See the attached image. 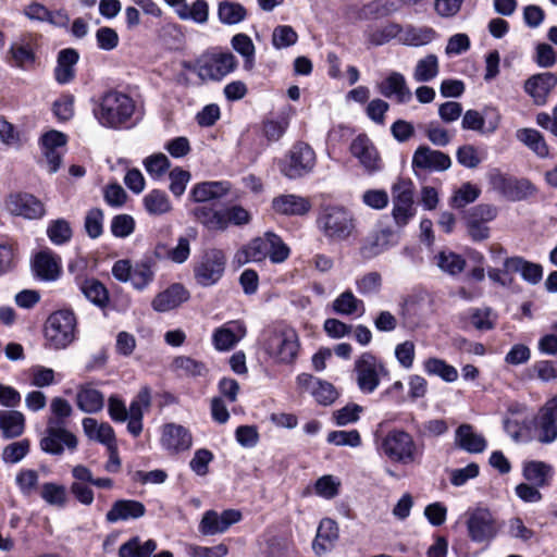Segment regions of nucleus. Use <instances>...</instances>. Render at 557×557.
<instances>
[{"label":"nucleus","mask_w":557,"mask_h":557,"mask_svg":"<svg viewBox=\"0 0 557 557\" xmlns=\"http://www.w3.org/2000/svg\"><path fill=\"white\" fill-rule=\"evenodd\" d=\"M135 109L136 103L131 96L119 90H109L99 98L92 112L101 126L122 129L133 125Z\"/></svg>","instance_id":"nucleus-1"},{"label":"nucleus","mask_w":557,"mask_h":557,"mask_svg":"<svg viewBox=\"0 0 557 557\" xmlns=\"http://www.w3.org/2000/svg\"><path fill=\"white\" fill-rule=\"evenodd\" d=\"M380 449L391 461L403 466L420 465L424 455V445L400 429L391 430L383 437Z\"/></svg>","instance_id":"nucleus-2"},{"label":"nucleus","mask_w":557,"mask_h":557,"mask_svg":"<svg viewBox=\"0 0 557 557\" xmlns=\"http://www.w3.org/2000/svg\"><path fill=\"white\" fill-rule=\"evenodd\" d=\"M261 346L273 362L290 364L299 352V336L293 327L276 326L263 332Z\"/></svg>","instance_id":"nucleus-3"},{"label":"nucleus","mask_w":557,"mask_h":557,"mask_svg":"<svg viewBox=\"0 0 557 557\" xmlns=\"http://www.w3.org/2000/svg\"><path fill=\"white\" fill-rule=\"evenodd\" d=\"M317 224L318 228L331 242L347 239L356 227L352 213L343 206L334 205L321 209Z\"/></svg>","instance_id":"nucleus-4"},{"label":"nucleus","mask_w":557,"mask_h":557,"mask_svg":"<svg viewBox=\"0 0 557 557\" xmlns=\"http://www.w3.org/2000/svg\"><path fill=\"white\" fill-rule=\"evenodd\" d=\"M352 374L358 389L370 395L376 391L381 380L389 375V371L382 359L366 351L355 360Z\"/></svg>","instance_id":"nucleus-5"},{"label":"nucleus","mask_w":557,"mask_h":557,"mask_svg":"<svg viewBox=\"0 0 557 557\" xmlns=\"http://www.w3.org/2000/svg\"><path fill=\"white\" fill-rule=\"evenodd\" d=\"M76 336V317L73 311L63 309L51 313L45 325V337L53 349H64Z\"/></svg>","instance_id":"nucleus-6"},{"label":"nucleus","mask_w":557,"mask_h":557,"mask_svg":"<svg viewBox=\"0 0 557 557\" xmlns=\"http://www.w3.org/2000/svg\"><path fill=\"white\" fill-rule=\"evenodd\" d=\"M227 257L220 248H208L195 262L193 274L196 283L201 287H210L219 283L226 269Z\"/></svg>","instance_id":"nucleus-7"},{"label":"nucleus","mask_w":557,"mask_h":557,"mask_svg":"<svg viewBox=\"0 0 557 557\" xmlns=\"http://www.w3.org/2000/svg\"><path fill=\"white\" fill-rule=\"evenodd\" d=\"M468 536L476 544L488 545L497 535L499 525L485 508H476L466 512Z\"/></svg>","instance_id":"nucleus-8"},{"label":"nucleus","mask_w":557,"mask_h":557,"mask_svg":"<svg viewBox=\"0 0 557 557\" xmlns=\"http://www.w3.org/2000/svg\"><path fill=\"white\" fill-rule=\"evenodd\" d=\"M314 164L315 153L313 149L305 143H297L280 161V170L283 175L294 180L311 172Z\"/></svg>","instance_id":"nucleus-9"},{"label":"nucleus","mask_w":557,"mask_h":557,"mask_svg":"<svg viewBox=\"0 0 557 557\" xmlns=\"http://www.w3.org/2000/svg\"><path fill=\"white\" fill-rule=\"evenodd\" d=\"M492 188L511 201H520L534 196L537 188L525 178L518 180L493 170L488 174Z\"/></svg>","instance_id":"nucleus-10"},{"label":"nucleus","mask_w":557,"mask_h":557,"mask_svg":"<svg viewBox=\"0 0 557 557\" xmlns=\"http://www.w3.org/2000/svg\"><path fill=\"white\" fill-rule=\"evenodd\" d=\"M238 62L232 52H207L201 54L199 78L202 82L222 81L234 72Z\"/></svg>","instance_id":"nucleus-11"},{"label":"nucleus","mask_w":557,"mask_h":557,"mask_svg":"<svg viewBox=\"0 0 557 557\" xmlns=\"http://www.w3.org/2000/svg\"><path fill=\"white\" fill-rule=\"evenodd\" d=\"M414 186L410 180L400 178L392 187L393 218L398 226H405L416 214Z\"/></svg>","instance_id":"nucleus-12"},{"label":"nucleus","mask_w":557,"mask_h":557,"mask_svg":"<svg viewBox=\"0 0 557 557\" xmlns=\"http://www.w3.org/2000/svg\"><path fill=\"white\" fill-rule=\"evenodd\" d=\"M77 437L66 429V425H59L54 421H47V428L40 440V448L50 455H62L66 449L74 451L77 448Z\"/></svg>","instance_id":"nucleus-13"},{"label":"nucleus","mask_w":557,"mask_h":557,"mask_svg":"<svg viewBox=\"0 0 557 557\" xmlns=\"http://www.w3.org/2000/svg\"><path fill=\"white\" fill-rule=\"evenodd\" d=\"M4 209L12 215L27 220L40 219L46 213L41 200L28 193L10 194L4 200Z\"/></svg>","instance_id":"nucleus-14"},{"label":"nucleus","mask_w":557,"mask_h":557,"mask_svg":"<svg viewBox=\"0 0 557 557\" xmlns=\"http://www.w3.org/2000/svg\"><path fill=\"white\" fill-rule=\"evenodd\" d=\"M240 520L242 512L236 509H226L221 513L211 509L203 513L198 530L206 536L222 534Z\"/></svg>","instance_id":"nucleus-15"},{"label":"nucleus","mask_w":557,"mask_h":557,"mask_svg":"<svg viewBox=\"0 0 557 557\" xmlns=\"http://www.w3.org/2000/svg\"><path fill=\"white\" fill-rule=\"evenodd\" d=\"M499 123L500 114L495 109L486 108L483 113L471 109L462 115L461 127L465 131L492 134L498 128Z\"/></svg>","instance_id":"nucleus-16"},{"label":"nucleus","mask_w":557,"mask_h":557,"mask_svg":"<svg viewBox=\"0 0 557 557\" xmlns=\"http://www.w3.org/2000/svg\"><path fill=\"white\" fill-rule=\"evenodd\" d=\"M349 150L351 154L359 160V163L363 166L366 172L372 174L382 169L379 152L367 135H358L351 141Z\"/></svg>","instance_id":"nucleus-17"},{"label":"nucleus","mask_w":557,"mask_h":557,"mask_svg":"<svg viewBox=\"0 0 557 557\" xmlns=\"http://www.w3.org/2000/svg\"><path fill=\"white\" fill-rule=\"evenodd\" d=\"M160 443L170 454H180L189 450L193 445L190 431L176 423H166L162 428Z\"/></svg>","instance_id":"nucleus-18"},{"label":"nucleus","mask_w":557,"mask_h":557,"mask_svg":"<svg viewBox=\"0 0 557 557\" xmlns=\"http://www.w3.org/2000/svg\"><path fill=\"white\" fill-rule=\"evenodd\" d=\"M247 333L244 322L235 320L216 327L212 333V344L218 351H228L242 341Z\"/></svg>","instance_id":"nucleus-19"},{"label":"nucleus","mask_w":557,"mask_h":557,"mask_svg":"<svg viewBox=\"0 0 557 557\" xmlns=\"http://www.w3.org/2000/svg\"><path fill=\"white\" fill-rule=\"evenodd\" d=\"M412 168L424 171L442 172L451 165L450 157L428 146H419L412 156Z\"/></svg>","instance_id":"nucleus-20"},{"label":"nucleus","mask_w":557,"mask_h":557,"mask_svg":"<svg viewBox=\"0 0 557 557\" xmlns=\"http://www.w3.org/2000/svg\"><path fill=\"white\" fill-rule=\"evenodd\" d=\"M151 405V392L148 386H144L140 388L136 397L132 400L129 405L128 412V423L127 430L128 432L137 437L140 435L143 431V418L144 411L149 409Z\"/></svg>","instance_id":"nucleus-21"},{"label":"nucleus","mask_w":557,"mask_h":557,"mask_svg":"<svg viewBox=\"0 0 557 557\" xmlns=\"http://www.w3.org/2000/svg\"><path fill=\"white\" fill-rule=\"evenodd\" d=\"M505 273H519L521 278L530 285L539 284L543 278V267L522 257H508L504 260Z\"/></svg>","instance_id":"nucleus-22"},{"label":"nucleus","mask_w":557,"mask_h":557,"mask_svg":"<svg viewBox=\"0 0 557 557\" xmlns=\"http://www.w3.org/2000/svg\"><path fill=\"white\" fill-rule=\"evenodd\" d=\"M379 92L388 99H395L397 103H407L412 94L405 76L399 72H392L385 79L377 84Z\"/></svg>","instance_id":"nucleus-23"},{"label":"nucleus","mask_w":557,"mask_h":557,"mask_svg":"<svg viewBox=\"0 0 557 557\" xmlns=\"http://www.w3.org/2000/svg\"><path fill=\"white\" fill-rule=\"evenodd\" d=\"M454 443L469 454H481L487 446L484 436L469 423H462L456 429Z\"/></svg>","instance_id":"nucleus-24"},{"label":"nucleus","mask_w":557,"mask_h":557,"mask_svg":"<svg viewBox=\"0 0 557 557\" xmlns=\"http://www.w3.org/2000/svg\"><path fill=\"white\" fill-rule=\"evenodd\" d=\"M75 284L81 293L95 306L103 309L109 304V292L106 286L95 277H85V275L77 274L75 276Z\"/></svg>","instance_id":"nucleus-25"},{"label":"nucleus","mask_w":557,"mask_h":557,"mask_svg":"<svg viewBox=\"0 0 557 557\" xmlns=\"http://www.w3.org/2000/svg\"><path fill=\"white\" fill-rule=\"evenodd\" d=\"M557 85V75L552 72H544L531 76L524 85L525 91L537 104L546 102L548 94Z\"/></svg>","instance_id":"nucleus-26"},{"label":"nucleus","mask_w":557,"mask_h":557,"mask_svg":"<svg viewBox=\"0 0 557 557\" xmlns=\"http://www.w3.org/2000/svg\"><path fill=\"white\" fill-rule=\"evenodd\" d=\"M189 299V292L182 284H172L165 290L159 293L151 306L158 312H166L181 306Z\"/></svg>","instance_id":"nucleus-27"},{"label":"nucleus","mask_w":557,"mask_h":557,"mask_svg":"<svg viewBox=\"0 0 557 557\" xmlns=\"http://www.w3.org/2000/svg\"><path fill=\"white\" fill-rule=\"evenodd\" d=\"M231 188L232 185L228 181L201 182L194 185L189 198L198 203L208 202L224 197Z\"/></svg>","instance_id":"nucleus-28"},{"label":"nucleus","mask_w":557,"mask_h":557,"mask_svg":"<svg viewBox=\"0 0 557 557\" xmlns=\"http://www.w3.org/2000/svg\"><path fill=\"white\" fill-rule=\"evenodd\" d=\"M146 507L143 503L135 499H119L113 503L111 509L106 515L109 523L138 519L145 516Z\"/></svg>","instance_id":"nucleus-29"},{"label":"nucleus","mask_w":557,"mask_h":557,"mask_svg":"<svg viewBox=\"0 0 557 557\" xmlns=\"http://www.w3.org/2000/svg\"><path fill=\"white\" fill-rule=\"evenodd\" d=\"M33 270L42 281H55L61 274V259L50 250H44L36 255Z\"/></svg>","instance_id":"nucleus-30"},{"label":"nucleus","mask_w":557,"mask_h":557,"mask_svg":"<svg viewBox=\"0 0 557 557\" xmlns=\"http://www.w3.org/2000/svg\"><path fill=\"white\" fill-rule=\"evenodd\" d=\"M272 208L276 213L284 215H304L310 208V201L298 195H281L273 199Z\"/></svg>","instance_id":"nucleus-31"},{"label":"nucleus","mask_w":557,"mask_h":557,"mask_svg":"<svg viewBox=\"0 0 557 557\" xmlns=\"http://www.w3.org/2000/svg\"><path fill=\"white\" fill-rule=\"evenodd\" d=\"M79 54L73 48L62 49L58 53L54 78L59 84L65 85L74 79L75 65L77 64Z\"/></svg>","instance_id":"nucleus-32"},{"label":"nucleus","mask_w":557,"mask_h":557,"mask_svg":"<svg viewBox=\"0 0 557 557\" xmlns=\"http://www.w3.org/2000/svg\"><path fill=\"white\" fill-rule=\"evenodd\" d=\"M522 475L528 482L535 486L546 487L550 484L554 475V469L550 465L544 461H525L522 468Z\"/></svg>","instance_id":"nucleus-33"},{"label":"nucleus","mask_w":557,"mask_h":557,"mask_svg":"<svg viewBox=\"0 0 557 557\" xmlns=\"http://www.w3.org/2000/svg\"><path fill=\"white\" fill-rule=\"evenodd\" d=\"M76 405L86 413H97L104 406V396L90 384H83L77 389Z\"/></svg>","instance_id":"nucleus-34"},{"label":"nucleus","mask_w":557,"mask_h":557,"mask_svg":"<svg viewBox=\"0 0 557 557\" xmlns=\"http://www.w3.org/2000/svg\"><path fill=\"white\" fill-rule=\"evenodd\" d=\"M25 430V417L16 410H0V432L4 440L21 436Z\"/></svg>","instance_id":"nucleus-35"},{"label":"nucleus","mask_w":557,"mask_h":557,"mask_svg":"<svg viewBox=\"0 0 557 557\" xmlns=\"http://www.w3.org/2000/svg\"><path fill=\"white\" fill-rule=\"evenodd\" d=\"M85 435L91 440L111 447L115 442L114 430L109 423H99L94 418H84L82 421Z\"/></svg>","instance_id":"nucleus-36"},{"label":"nucleus","mask_w":557,"mask_h":557,"mask_svg":"<svg viewBox=\"0 0 557 557\" xmlns=\"http://www.w3.org/2000/svg\"><path fill=\"white\" fill-rule=\"evenodd\" d=\"M216 15L221 24L232 26L244 22L248 16V11L239 2L222 0L218 3Z\"/></svg>","instance_id":"nucleus-37"},{"label":"nucleus","mask_w":557,"mask_h":557,"mask_svg":"<svg viewBox=\"0 0 557 557\" xmlns=\"http://www.w3.org/2000/svg\"><path fill=\"white\" fill-rule=\"evenodd\" d=\"M193 213L195 219L209 231L223 232L227 230L224 210L200 206L195 208Z\"/></svg>","instance_id":"nucleus-38"},{"label":"nucleus","mask_w":557,"mask_h":557,"mask_svg":"<svg viewBox=\"0 0 557 557\" xmlns=\"http://www.w3.org/2000/svg\"><path fill=\"white\" fill-rule=\"evenodd\" d=\"M268 232L263 237H257L236 253L238 263L260 262L268 257Z\"/></svg>","instance_id":"nucleus-39"},{"label":"nucleus","mask_w":557,"mask_h":557,"mask_svg":"<svg viewBox=\"0 0 557 557\" xmlns=\"http://www.w3.org/2000/svg\"><path fill=\"white\" fill-rule=\"evenodd\" d=\"M401 5V0H373L360 9L359 17L362 20L385 17L397 12Z\"/></svg>","instance_id":"nucleus-40"},{"label":"nucleus","mask_w":557,"mask_h":557,"mask_svg":"<svg viewBox=\"0 0 557 557\" xmlns=\"http://www.w3.org/2000/svg\"><path fill=\"white\" fill-rule=\"evenodd\" d=\"M396 243L397 240L394 232L389 228H384L369 239L363 245L361 251L363 256L372 258L393 247Z\"/></svg>","instance_id":"nucleus-41"},{"label":"nucleus","mask_w":557,"mask_h":557,"mask_svg":"<svg viewBox=\"0 0 557 557\" xmlns=\"http://www.w3.org/2000/svg\"><path fill=\"white\" fill-rule=\"evenodd\" d=\"M338 539V527L332 519H323L318 528L313 548L317 553H324L333 546Z\"/></svg>","instance_id":"nucleus-42"},{"label":"nucleus","mask_w":557,"mask_h":557,"mask_svg":"<svg viewBox=\"0 0 557 557\" xmlns=\"http://www.w3.org/2000/svg\"><path fill=\"white\" fill-rule=\"evenodd\" d=\"M157 547L152 539L141 542L139 536H134L120 546L119 557H151Z\"/></svg>","instance_id":"nucleus-43"},{"label":"nucleus","mask_w":557,"mask_h":557,"mask_svg":"<svg viewBox=\"0 0 557 557\" xmlns=\"http://www.w3.org/2000/svg\"><path fill=\"white\" fill-rule=\"evenodd\" d=\"M190 238L187 236H180L177 243L172 248H166L164 245L156 247V253L163 257L173 263L182 264L186 262L190 256Z\"/></svg>","instance_id":"nucleus-44"},{"label":"nucleus","mask_w":557,"mask_h":557,"mask_svg":"<svg viewBox=\"0 0 557 557\" xmlns=\"http://www.w3.org/2000/svg\"><path fill=\"white\" fill-rule=\"evenodd\" d=\"M14 65L21 69L26 67L35 62V51L33 46V37L25 36L20 42H14L9 49Z\"/></svg>","instance_id":"nucleus-45"},{"label":"nucleus","mask_w":557,"mask_h":557,"mask_svg":"<svg viewBox=\"0 0 557 557\" xmlns=\"http://www.w3.org/2000/svg\"><path fill=\"white\" fill-rule=\"evenodd\" d=\"M401 26L397 23H386L380 26H369L366 30L368 41L374 46H382L399 37Z\"/></svg>","instance_id":"nucleus-46"},{"label":"nucleus","mask_w":557,"mask_h":557,"mask_svg":"<svg viewBox=\"0 0 557 557\" xmlns=\"http://www.w3.org/2000/svg\"><path fill=\"white\" fill-rule=\"evenodd\" d=\"M143 203L146 211L151 215H162L172 210V203L165 191L160 189L150 190L144 198Z\"/></svg>","instance_id":"nucleus-47"},{"label":"nucleus","mask_w":557,"mask_h":557,"mask_svg":"<svg viewBox=\"0 0 557 557\" xmlns=\"http://www.w3.org/2000/svg\"><path fill=\"white\" fill-rule=\"evenodd\" d=\"M333 310L337 314L343 315H352L356 313L361 315L364 312V305L363 301L358 299L351 290H345L333 301Z\"/></svg>","instance_id":"nucleus-48"},{"label":"nucleus","mask_w":557,"mask_h":557,"mask_svg":"<svg viewBox=\"0 0 557 557\" xmlns=\"http://www.w3.org/2000/svg\"><path fill=\"white\" fill-rule=\"evenodd\" d=\"M423 370L426 374L438 376L448 383L455 382L458 379L457 369L440 358L432 357L426 359L423 362Z\"/></svg>","instance_id":"nucleus-49"},{"label":"nucleus","mask_w":557,"mask_h":557,"mask_svg":"<svg viewBox=\"0 0 557 557\" xmlns=\"http://www.w3.org/2000/svg\"><path fill=\"white\" fill-rule=\"evenodd\" d=\"M438 73V58L435 54H428L417 62L412 77L418 83H426L433 81Z\"/></svg>","instance_id":"nucleus-50"},{"label":"nucleus","mask_w":557,"mask_h":557,"mask_svg":"<svg viewBox=\"0 0 557 557\" xmlns=\"http://www.w3.org/2000/svg\"><path fill=\"white\" fill-rule=\"evenodd\" d=\"M516 137L539 157L545 158L548 156V147L539 131L534 128H520L517 131Z\"/></svg>","instance_id":"nucleus-51"},{"label":"nucleus","mask_w":557,"mask_h":557,"mask_svg":"<svg viewBox=\"0 0 557 557\" xmlns=\"http://www.w3.org/2000/svg\"><path fill=\"white\" fill-rule=\"evenodd\" d=\"M231 45L244 58V69L250 71L255 65L256 53L251 38L244 33H239L232 37Z\"/></svg>","instance_id":"nucleus-52"},{"label":"nucleus","mask_w":557,"mask_h":557,"mask_svg":"<svg viewBox=\"0 0 557 557\" xmlns=\"http://www.w3.org/2000/svg\"><path fill=\"white\" fill-rule=\"evenodd\" d=\"M435 37V32L430 27H413L408 26L401 28L399 40L408 46H424L431 42Z\"/></svg>","instance_id":"nucleus-53"},{"label":"nucleus","mask_w":557,"mask_h":557,"mask_svg":"<svg viewBox=\"0 0 557 557\" xmlns=\"http://www.w3.org/2000/svg\"><path fill=\"white\" fill-rule=\"evenodd\" d=\"M534 436L541 444H552L557 440V423L537 412L533 421Z\"/></svg>","instance_id":"nucleus-54"},{"label":"nucleus","mask_w":557,"mask_h":557,"mask_svg":"<svg viewBox=\"0 0 557 557\" xmlns=\"http://www.w3.org/2000/svg\"><path fill=\"white\" fill-rule=\"evenodd\" d=\"M181 20H191L197 24H206L209 18V4L206 0H196L189 7L187 3L176 10Z\"/></svg>","instance_id":"nucleus-55"},{"label":"nucleus","mask_w":557,"mask_h":557,"mask_svg":"<svg viewBox=\"0 0 557 557\" xmlns=\"http://www.w3.org/2000/svg\"><path fill=\"white\" fill-rule=\"evenodd\" d=\"M436 265L449 275L461 273L466 267V260L453 251H441L435 256Z\"/></svg>","instance_id":"nucleus-56"},{"label":"nucleus","mask_w":557,"mask_h":557,"mask_svg":"<svg viewBox=\"0 0 557 557\" xmlns=\"http://www.w3.org/2000/svg\"><path fill=\"white\" fill-rule=\"evenodd\" d=\"M143 165L152 180H161L171 168L169 158L162 153H153L144 159Z\"/></svg>","instance_id":"nucleus-57"},{"label":"nucleus","mask_w":557,"mask_h":557,"mask_svg":"<svg viewBox=\"0 0 557 557\" xmlns=\"http://www.w3.org/2000/svg\"><path fill=\"white\" fill-rule=\"evenodd\" d=\"M480 194L481 190L478 186L467 182L454 191L449 203L453 208L461 209L474 202Z\"/></svg>","instance_id":"nucleus-58"},{"label":"nucleus","mask_w":557,"mask_h":557,"mask_svg":"<svg viewBox=\"0 0 557 557\" xmlns=\"http://www.w3.org/2000/svg\"><path fill=\"white\" fill-rule=\"evenodd\" d=\"M173 368L178 375L193 377L203 376L208 371L206 364L185 356L175 358Z\"/></svg>","instance_id":"nucleus-59"},{"label":"nucleus","mask_w":557,"mask_h":557,"mask_svg":"<svg viewBox=\"0 0 557 557\" xmlns=\"http://www.w3.org/2000/svg\"><path fill=\"white\" fill-rule=\"evenodd\" d=\"M47 236L54 245H63L72 238V227L65 219H57L49 222Z\"/></svg>","instance_id":"nucleus-60"},{"label":"nucleus","mask_w":557,"mask_h":557,"mask_svg":"<svg viewBox=\"0 0 557 557\" xmlns=\"http://www.w3.org/2000/svg\"><path fill=\"white\" fill-rule=\"evenodd\" d=\"M153 276L154 273L150 263L148 261H141L133 265L129 282L134 288L143 290L152 282Z\"/></svg>","instance_id":"nucleus-61"},{"label":"nucleus","mask_w":557,"mask_h":557,"mask_svg":"<svg viewBox=\"0 0 557 557\" xmlns=\"http://www.w3.org/2000/svg\"><path fill=\"white\" fill-rule=\"evenodd\" d=\"M497 315L491 308H474L470 311V322L479 331L494 329Z\"/></svg>","instance_id":"nucleus-62"},{"label":"nucleus","mask_w":557,"mask_h":557,"mask_svg":"<svg viewBox=\"0 0 557 557\" xmlns=\"http://www.w3.org/2000/svg\"><path fill=\"white\" fill-rule=\"evenodd\" d=\"M169 189L172 195L180 198L186 190L187 184L191 180V174L181 166H175L169 172Z\"/></svg>","instance_id":"nucleus-63"},{"label":"nucleus","mask_w":557,"mask_h":557,"mask_svg":"<svg viewBox=\"0 0 557 557\" xmlns=\"http://www.w3.org/2000/svg\"><path fill=\"white\" fill-rule=\"evenodd\" d=\"M30 443L27 438L13 442L2 450V460L5 463H17L29 453Z\"/></svg>","instance_id":"nucleus-64"}]
</instances>
